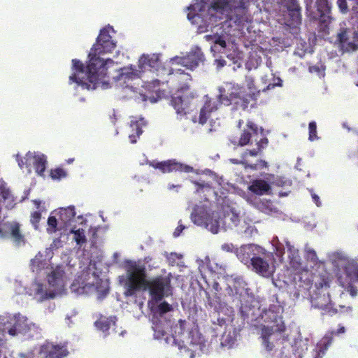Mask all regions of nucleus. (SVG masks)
I'll return each instance as SVG.
<instances>
[{
    "mask_svg": "<svg viewBox=\"0 0 358 358\" xmlns=\"http://www.w3.org/2000/svg\"><path fill=\"white\" fill-rule=\"evenodd\" d=\"M282 313V308L280 306L272 305L261 314L263 322L267 324L262 330L263 345L267 351H271L273 349V341L278 336L276 333L280 334L285 331Z\"/></svg>",
    "mask_w": 358,
    "mask_h": 358,
    "instance_id": "20e7f679",
    "label": "nucleus"
},
{
    "mask_svg": "<svg viewBox=\"0 0 358 358\" xmlns=\"http://www.w3.org/2000/svg\"><path fill=\"white\" fill-rule=\"evenodd\" d=\"M245 167H247V165H245ZM251 169L256 170L257 169V164H251L248 165Z\"/></svg>",
    "mask_w": 358,
    "mask_h": 358,
    "instance_id": "0e129e2a",
    "label": "nucleus"
},
{
    "mask_svg": "<svg viewBox=\"0 0 358 358\" xmlns=\"http://www.w3.org/2000/svg\"><path fill=\"white\" fill-rule=\"evenodd\" d=\"M345 332V328L342 325H339L338 329L336 331H333L332 334L335 335H338L340 334H343Z\"/></svg>",
    "mask_w": 358,
    "mask_h": 358,
    "instance_id": "864d4df0",
    "label": "nucleus"
},
{
    "mask_svg": "<svg viewBox=\"0 0 358 358\" xmlns=\"http://www.w3.org/2000/svg\"><path fill=\"white\" fill-rule=\"evenodd\" d=\"M23 161L22 159H21L20 161H18V165L20 166V168H23Z\"/></svg>",
    "mask_w": 358,
    "mask_h": 358,
    "instance_id": "69168bd1",
    "label": "nucleus"
},
{
    "mask_svg": "<svg viewBox=\"0 0 358 358\" xmlns=\"http://www.w3.org/2000/svg\"><path fill=\"white\" fill-rule=\"evenodd\" d=\"M59 220L60 221L61 224H62V226H61V229L68 227L76 216L74 206L61 208L59 211Z\"/></svg>",
    "mask_w": 358,
    "mask_h": 358,
    "instance_id": "393cba45",
    "label": "nucleus"
},
{
    "mask_svg": "<svg viewBox=\"0 0 358 358\" xmlns=\"http://www.w3.org/2000/svg\"><path fill=\"white\" fill-rule=\"evenodd\" d=\"M67 162H68V163H71L73 162V159H68Z\"/></svg>",
    "mask_w": 358,
    "mask_h": 358,
    "instance_id": "338daca9",
    "label": "nucleus"
},
{
    "mask_svg": "<svg viewBox=\"0 0 358 358\" xmlns=\"http://www.w3.org/2000/svg\"><path fill=\"white\" fill-rule=\"evenodd\" d=\"M173 310V307L166 301L161 302L157 307V312L162 315Z\"/></svg>",
    "mask_w": 358,
    "mask_h": 358,
    "instance_id": "4c0bfd02",
    "label": "nucleus"
},
{
    "mask_svg": "<svg viewBox=\"0 0 358 358\" xmlns=\"http://www.w3.org/2000/svg\"><path fill=\"white\" fill-rule=\"evenodd\" d=\"M308 255L309 257L312 259V260L315 261L317 259V254L315 250H309L307 251Z\"/></svg>",
    "mask_w": 358,
    "mask_h": 358,
    "instance_id": "603ef678",
    "label": "nucleus"
},
{
    "mask_svg": "<svg viewBox=\"0 0 358 358\" xmlns=\"http://www.w3.org/2000/svg\"><path fill=\"white\" fill-rule=\"evenodd\" d=\"M32 202L34 203V204L35 205L36 208L37 209H38V210H41V201L40 200H38V199H34L32 201Z\"/></svg>",
    "mask_w": 358,
    "mask_h": 358,
    "instance_id": "bf43d9fd",
    "label": "nucleus"
},
{
    "mask_svg": "<svg viewBox=\"0 0 358 358\" xmlns=\"http://www.w3.org/2000/svg\"><path fill=\"white\" fill-rule=\"evenodd\" d=\"M219 97L224 105L229 106L234 103L236 108L243 110L242 102L245 101V91H243V87L231 83H227L219 88Z\"/></svg>",
    "mask_w": 358,
    "mask_h": 358,
    "instance_id": "423d86ee",
    "label": "nucleus"
},
{
    "mask_svg": "<svg viewBox=\"0 0 358 358\" xmlns=\"http://www.w3.org/2000/svg\"><path fill=\"white\" fill-rule=\"evenodd\" d=\"M338 41L340 43H345L348 40L346 31H341L338 34Z\"/></svg>",
    "mask_w": 358,
    "mask_h": 358,
    "instance_id": "8fccbe9b",
    "label": "nucleus"
},
{
    "mask_svg": "<svg viewBox=\"0 0 358 358\" xmlns=\"http://www.w3.org/2000/svg\"><path fill=\"white\" fill-rule=\"evenodd\" d=\"M146 125V122L143 118L131 120L129 128L131 129L129 134V138L131 143H136L138 138L143 134V127Z\"/></svg>",
    "mask_w": 358,
    "mask_h": 358,
    "instance_id": "412c9836",
    "label": "nucleus"
},
{
    "mask_svg": "<svg viewBox=\"0 0 358 358\" xmlns=\"http://www.w3.org/2000/svg\"><path fill=\"white\" fill-rule=\"evenodd\" d=\"M286 248L290 264L293 267H299L301 264L299 250L292 245L289 242L286 243Z\"/></svg>",
    "mask_w": 358,
    "mask_h": 358,
    "instance_id": "c756f323",
    "label": "nucleus"
},
{
    "mask_svg": "<svg viewBox=\"0 0 358 358\" xmlns=\"http://www.w3.org/2000/svg\"><path fill=\"white\" fill-rule=\"evenodd\" d=\"M262 151L257 147V149L247 150L244 152L243 156L246 157L248 155H249L250 156L255 157V156H257Z\"/></svg>",
    "mask_w": 358,
    "mask_h": 358,
    "instance_id": "de8ad7c7",
    "label": "nucleus"
},
{
    "mask_svg": "<svg viewBox=\"0 0 358 358\" xmlns=\"http://www.w3.org/2000/svg\"><path fill=\"white\" fill-rule=\"evenodd\" d=\"M159 83H160V81L159 80L156 79V80H153L152 81V83H150V84H152L153 87H156V86H159Z\"/></svg>",
    "mask_w": 358,
    "mask_h": 358,
    "instance_id": "680f3d73",
    "label": "nucleus"
},
{
    "mask_svg": "<svg viewBox=\"0 0 358 358\" xmlns=\"http://www.w3.org/2000/svg\"><path fill=\"white\" fill-rule=\"evenodd\" d=\"M42 210H43L34 211L31 213L30 215V222L36 230L38 229L39 222L41 219Z\"/></svg>",
    "mask_w": 358,
    "mask_h": 358,
    "instance_id": "e433bc0d",
    "label": "nucleus"
},
{
    "mask_svg": "<svg viewBox=\"0 0 358 358\" xmlns=\"http://www.w3.org/2000/svg\"><path fill=\"white\" fill-rule=\"evenodd\" d=\"M11 327L8 329V333L12 336H15L18 334L27 335L31 331L38 329V327L32 322H30L28 318L21 314H15L10 322Z\"/></svg>",
    "mask_w": 358,
    "mask_h": 358,
    "instance_id": "6e6552de",
    "label": "nucleus"
},
{
    "mask_svg": "<svg viewBox=\"0 0 358 358\" xmlns=\"http://www.w3.org/2000/svg\"><path fill=\"white\" fill-rule=\"evenodd\" d=\"M337 5L341 13H346L348 11L346 0H337Z\"/></svg>",
    "mask_w": 358,
    "mask_h": 358,
    "instance_id": "79ce46f5",
    "label": "nucleus"
},
{
    "mask_svg": "<svg viewBox=\"0 0 358 358\" xmlns=\"http://www.w3.org/2000/svg\"><path fill=\"white\" fill-rule=\"evenodd\" d=\"M344 270L348 276L352 279L358 281V262L355 260L348 261L345 266Z\"/></svg>",
    "mask_w": 358,
    "mask_h": 358,
    "instance_id": "473e14b6",
    "label": "nucleus"
},
{
    "mask_svg": "<svg viewBox=\"0 0 358 358\" xmlns=\"http://www.w3.org/2000/svg\"><path fill=\"white\" fill-rule=\"evenodd\" d=\"M316 6L317 11L320 13L321 21H325L326 17L329 18L331 6L328 0H317Z\"/></svg>",
    "mask_w": 358,
    "mask_h": 358,
    "instance_id": "2f4dec72",
    "label": "nucleus"
},
{
    "mask_svg": "<svg viewBox=\"0 0 358 358\" xmlns=\"http://www.w3.org/2000/svg\"><path fill=\"white\" fill-rule=\"evenodd\" d=\"M150 165L155 169H159L164 173L177 171L189 173L192 170V168L189 166L184 165L176 162L175 159H169L157 163L150 162Z\"/></svg>",
    "mask_w": 358,
    "mask_h": 358,
    "instance_id": "4468645a",
    "label": "nucleus"
},
{
    "mask_svg": "<svg viewBox=\"0 0 358 358\" xmlns=\"http://www.w3.org/2000/svg\"><path fill=\"white\" fill-rule=\"evenodd\" d=\"M0 238H11L15 245L20 246L26 243L25 236L21 230V224L16 222H8L0 227Z\"/></svg>",
    "mask_w": 358,
    "mask_h": 358,
    "instance_id": "1a4fd4ad",
    "label": "nucleus"
},
{
    "mask_svg": "<svg viewBox=\"0 0 358 358\" xmlns=\"http://www.w3.org/2000/svg\"><path fill=\"white\" fill-rule=\"evenodd\" d=\"M308 131H309L308 139L310 141H313L318 138V137L317 136V124H316L315 122L312 121L309 123Z\"/></svg>",
    "mask_w": 358,
    "mask_h": 358,
    "instance_id": "a19ab883",
    "label": "nucleus"
},
{
    "mask_svg": "<svg viewBox=\"0 0 358 358\" xmlns=\"http://www.w3.org/2000/svg\"><path fill=\"white\" fill-rule=\"evenodd\" d=\"M273 183L278 187H284L287 184V180H285L282 177H278Z\"/></svg>",
    "mask_w": 358,
    "mask_h": 358,
    "instance_id": "c03bdc74",
    "label": "nucleus"
},
{
    "mask_svg": "<svg viewBox=\"0 0 358 358\" xmlns=\"http://www.w3.org/2000/svg\"><path fill=\"white\" fill-rule=\"evenodd\" d=\"M242 262H246L250 259L253 269L257 273L264 277H270L275 271L273 255L266 253L265 250L259 246L249 245L241 248L238 253Z\"/></svg>",
    "mask_w": 358,
    "mask_h": 358,
    "instance_id": "39448f33",
    "label": "nucleus"
},
{
    "mask_svg": "<svg viewBox=\"0 0 358 358\" xmlns=\"http://www.w3.org/2000/svg\"><path fill=\"white\" fill-rule=\"evenodd\" d=\"M245 83L246 88L243 87V91H245V101L242 102L243 110H245L248 107V105L251 101L257 100L260 92V91L255 87V80L252 77L246 76Z\"/></svg>",
    "mask_w": 358,
    "mask_h": 358,
    "instance_id": "f3484780",
    "label": "nucleus"
},
{
    "mask_svg": "<svg viewBox=\"0 0 358 358\" xmlns=\"http://www.w3.org/2000/svg\"><path fill=\"white\" fill-rule=\"evenodd\" d=\"M116 48V43L106 28L100 30L96 43L92 45L88 54L86 67L77 59H72L73 73L69 76V84L76 83L83 89L95 90L98 85L105 84L107 77V64H113L112 59H103L101 55L111 52Z\"/></svg>",
    "mask_w": 358,
    "mask_h": 358,
    "instance_id": "f03ea898",
    "label": "nucleus"
},
{
    "mask_svg": "<svg viewBox=\"0 0 358 358\" xmlns=\"http://www.w3.org/2000/svg\"><path fill=\"white\" fill-rule=\"evenodd\" d=\"M258 131L257 126L252 121H248L246 124V127L243 130L241 135L238 141L232 142L234 145L238 146H245L250 143L252 135L257 134Z\"/></svg>",
    "mask_w": 358,
    "mask_h": 358,
    "instance_id": "aec40b11",
    "label": "nucleus"
},
{
    "mask_svg": "<svg viewBox=\"0 0 358 358\" xmlns=\"http://www.w3.org/2000/svg\"><path fill=\"white\" fill-rule=\"evenodd\" d=\"M193 99V95H180L176 94L171 96V104L176 110V113L183 117L186 115L190 110Z\"/></svg>",
    "mask_w": 358,
    "mask_h": 358,
    "instance_id": "ddd939ff",
    "label": "nucleus"
},
{
    "mask_svg": "<svg viewBox=\"0 0 358 358\" xmlns=\"http://www.w3.org/2000/svg\"><path fill=\"white\" fill-rule=\"evenodd\" d=\"M138 77V71L130 67H124L120 69V73L118 76V80H124V82L126 80H132Z\"/></svg>",
    "mask_w": 358,
    "mask_h": 358,
    "instance_id": "7c9ffc66",
    "label": "nucleus"
},
{
    "mask_svg": "<svg viewBox=\"0 0 358 358\" xmlns=\"http://www.w3.org/2000/svg\"><path fill=\"white\" fill-rule=\"evenodd\" d=\"M233 245L232 244H224L222 245V248L223 250H225V251H227V252H230V251H232V248H233Z\"/></svg>",
    "mask_w": 358,
    "mask_h": 358,
    "instance_id": "6e6d98bb",
    "label": "nucleus"
},
{
    "mask_svg": "<svg viewBox=\"0 0 358 358\" xmlns=\"http://www.w3.org/2000/svg\"><path fill=\"white\" fill-rule=\"evenodd\" d=\"M48 281L55 291H62L66 285L64 271L60 268H55L48 275Z\"/></svg>",
    "mask_w": 358,
    "mask_h": 358,
    "instance_id": "a211bd4d",
    "label": "nucleus"
},
{
    "mask_svg": "<svg viewBox=\"0 0 358 358\" xmlns=\"http://www.w3.org/2000/svg\"><path fill=\"white\" fill-rule=\"evenodd\" d=\"M169 78L167 83L175 85L178 92H184L189 90V82L192 80L190 74L185 73L181 69H169Z\"/></svg>",
    "mask_w": 358,
    "mask_h": 358,
    "instance_id": "9b49d317",
    "label": "nucleus"
},
{
    "mask_svg": "<svg viewBox=\"0 0 358 358\" xmlns=\"http://www.w3.org/2000/svg\"><path fill=\"white\" fill-rule=\"evenodd\" d=\"M70 233L73 234V240L79 246H82L87 243L85 231L83 229H76L75 227L71 229Z\"/></svg>",
    "mask_w": 358,
    "mask_h": 358,
    "instance_id": "72a5a7b5",
    "label": "nucleus"
},
{
    "mask_svg": "<svg viewBox=\"0 0 358 358\" xmlns=\"http://www.w3.org/2000/svg\"><path fill=\"white\" fill-rule=\"evenodd\" d=\"M127 281L125 283L124 295L131 296L141 288L148 290L152 301L158 303L165 297L173 295L171 274L159 275L146 279V271L144 265L129 261L126 265Z\"/></svg>",
    "mask_w": 358,
    "mask_h": 358,
    "instance_id": "7ed1b4c3",
    "label": "nucleus"
},
{
    "mask_svg": "<svg viewBox=\"0 0 358 358\" xmlns=\"http://www.w3.org/2000/svg\"><path fill=\"white\" fill-rule=\"evenodd\" d=\"M36 261V259L32 260V264H33L34 268V264H35Z\"/></svg>",
    "mask_w": 358,
    "mask_h": 358,
    "instance_id": "774afa93",
    "label": "nucleus"
},
{
    "mask_svg": "<svg viewBox=\"0 0 358 358\" xmlns=\"http://www.w3.org/2000/svg\"><path fill=\"white\" fill-rule=\"evenodd\" d=\"M276 82L273 83H270L267 85L266 87V89L267 90H271V89H273L275 87H281L282 86V80L280 78H277L276 79Z\"/></svg>",
    "mask_w": 358,
    "mask_h": 358,
    "instance_id": "09e8293b",
    "label": "nucleus"
},
{
    "mask_svg": "<svg viewBox=\"0 0 358 358\" xmlns=\"http://www.w3.org/2000/svg\"><path fill=\"white\" fill-rule=\"evenodd\" d=\"M312 198H313L314 202L316 203V205L317 206H320V197L317 195H316L315 194H313L312 195Z\"/></svg>",
    "mask_w": 358,
    "mask_h": 358,
    "instance_id": "4d7b16f0",
    "label": "nucleus"
},
{
    "mask_svg": "<svg viewBox=\"0 0 358 358\" xmlns=\"http://www.w3.org/2000/svg\"><path fill=\"white\" fill-rule=\"evenodd\" d=\"M177 64L185 66L187 69L193 70L196 69L200 62L204 60V55L201 48L196 47L192 49L186 56L182 57H176L172 59Z\"/></svg>",
    "mask_w": 358,
    "mask_h": 358,
    "instance_id": "f8f14e48",
    "label": "nucleus"
},
{
    "mask_svg": "<svg viewBox=\"0 0 358 358\" xmlns=\"http://www.w3.org/2000/svg\"><path fill=\"white\" fill-rule=\"evenodd\" d=\"M331 278L327 273L320 274L315 282V286L318 292V294H321L322 290L327 291L330 287Z\"/></svg>",
    "mask_w": 358,
    "mask_h": 358,
    "instance_id": "c85d7f7f",
    "label": "nucleus"
},
{
    "mask_svg": "<svg viewBox=\"0 0 358 358\" xmlns=\"http://www.w3.org/2000/svg\"><path fill=\"white\" fill-rule=\"evenodd\" d=\"M268 143V138L266 137H264V138H262L259 141H257V146L262 151L264 148H266L267 146Z\"/></svg>",
    "mask_w": 358,
    "mask_h": 358,
    "instance_id": "37998d69",
    "label": "nucleus"
},
{
    "mask_svg": "<svg viewBox=\"0 0 358 358\" xmlns=\"http://www.w3.org/2000/svg\"><path fill=\"white\" fill-rule=\"evenodd\" d=\"M314 306L322 310V315L333 316L338 313L336 308L334 307L330 298V294L327 292V295L323 294V296H317L313 300Z\"/></svg>",
    "mask_w": 358,
    "mask_h": 358,
    "instance_id": "dca6fc26",
    "label": "nucleus"
},
{
    "mask_svg": "<svg viewBox=\"0 0 358 358\" xmlns=\"http://www.w3.org/2000/svg\"><path fill=\"white\" fill-rule=\"evenodd\" d=\"M187 343V348L191 351L190 358H194L196 355H199L206 348L204 338L197 331L189 333Z\"/></svg>",
    "mask_w": 358,
    "mask_h": 358,
    "instance_id": "2eb2a0df",
    "label": "nucleus"
},
{
    "mask_svg": "<svg viewBox=\"0 0 358 358\" xmlns=\"http://www.w3.org/2000/svg\"><path fill=\"white\" fill-rule=\"evenodd\" d=\"M224 217L226 220L225 222H227V220H229L231 222L232 226H237L240 222L239 215L233 210H231L230 212L227 213V215H225Z\"/></svg>",
    "mask_w": 358,
    "mask_h": 358,
    "instance_id": "58836bf2",
    "label": "nucleus"
},
{
    "mask_svg": "<svg viewBox=\"0 0 358 358\" xmlns=\"http://www.w3.org/2000/svg\"><path fill=\"white\" fill-rule=\"evenodd\" d=\"M155 336L157 338H160L161 337L164 336V331H156L155 330Z\"/></svg>",
    "mask_w": 358,
    "mask_h": 358,
    "instance_id": "13d9d810",
    "label": "nucleus"
},
{
    "mask_svg": "<svg viewBox=\"0 0 358 358\" xmlns=\"http://www.w3.org/2000/svg\"><path fill=\"white\" fill-rule=\"evenodd\" d=\"M188 20L196 25L200 33L228 21L243 26L250 20L244 0H214L210 4L206 0H196L188 7Z\"/></svg>",
    "mask_w": 358,
    "mask_h": 358,
    "instance_id": "f257e3e1",
    "label": "nucleus"
},
{
    "mask_svg": "<svg viewBox=\"0 0 358 358\" xmlns=\"http://www.w3.org/2000/svg\"><path fill=\"white\" fill-rule=\"evenodd\" d=\"M280 3L289 12V15L294 23L300 22V7L297 0H280Z\"/></svg>",
    "mask_w": 358,
    "mask_h": 358,
    "instance_id": "b1692460",
    "label": "nucleus"
},
{
    "mask_svg": "<svg viewBox=\"0 0 358 358\" xmlns=\"http://www.w3.org/2000/svg\"><path fill=\"white\" fill-rule=\"evenodd\" d=\"M161 64L159 55L157 54L144 55L139 59V67L142 70L159 71Z\"/></svg>",
    "mask_w": 358,
    "mask_h": 358,
    "instance_id": "6ab92c4d",
    "label": "nucleus"
},
{
    "mask_svg": "<svg viewBox=\"0 0 358 358\" xmlns=\"http://www.w3.org/2000/svg\"><path fill=\"white\" fill-rule=\"evenodd\" d=\"M93 287H94V283H86L85 282L84 280L80 278L75 279L71 285L72 289L80 293H83L85 292L87 288H91Z\"/></svg>",
    "mask_w": 358,
    "mask_h": 358,
    "instance_id": "f704fd0d",
    "label": "nucleus"
},
{
    "mask_svg": "<svg viewBox=\"0 0 358 358\" xmlns=\"http://www.w3.org/2000/svg\"><path fill=\"white\" fill-rule=\"evenodd\" d=\"M205 99L206 100L203 107L200 110L199 117L196 116L192 117V122L194 123L198 122L203 125L206 123L210 114L216 111L221 104H223V103L221 102V99L219 97V95L216 98H211L206 95L205 96Z\"/></svg>",
    "mask_w": 358,
    "mask_h": 358,
    "instance_id": "9d476101",
    "label": "nucleus"
},
{
    "mask_svg": "<svg viewBox=\"0 0 358 358\" xmlns=\"http://www.w3.org/2000/svg\"><path fill=\"white\" fill-rule=\"evenodd\" d=\"M310 71L311 72L312 71L320 72V68L317 66H314L310 67Z\"/></svg>",
    "mask_w": 358,
    "mask_h": 358,
    "instance_id": "e2e57ef3",
    "label": "nucleus"
},
{
    "mask_svg": "<svg viewBox=\"0 0 358 358\" xmlns=\"http://www.w3.org/2000/svg\"><path fill=\"white\" fill-rule=\"evenodd\" d=\"M210 212L204 206H197L191 214V220L195 224L205 227L208 219H209Z\"/></svg>",
    "mask_w": 358,
    "mask_h": 358,
    "instance_id": "5701e85b",
    "label": "nucleus"
},
{
    "mask_svg": "<svg viewBox=\"0 0 358 358\" xmlns=\"http://www.w3.org/2000/svg\"><path fill=\"white\" fill-rule=\"evenodd\" d=\"M262 168L267 166V162L264 160L260 159L258 161Z\"/></svg>",
    "mask_w": 358,
    "mask_h": 358,
    "instance_id": "052dcab7",
    "label": "nucleus"
},
{
    "mask_svg": "<svg viewBox=\"0 0 358 358\" xmlns=\"http://www.w3.org/2000/svg\"><path fill=\"white\" fill-rule=\"evenodd\" d=\"M31 158H33V166L37 174L41 176H43L47 164L46 156L43 154H35L33 155L30 152L27 153L25 157L26 160L27 161Z\"/></svg>",
    "mask_w": 358,
    "mask_h": 358,
    "instance_id": "4be33fe9",
    "label": "nucleus"
},
{
    "mask_svg": "<svg viewBox=\"0 0 358 358\" xmlns=\"http://www.w3.org/2000/svg\"><path fill=\"white\" fill-rule=\"evenodd\" d=\"M66 176V173L62 168H57V169H51V171H50V177L53 180H60L61 178H65Z\"/></svg>",
    "mask_w": 358,
    "mask_h": 358,
    "instance_id": "ea45409f",
    "label": "nucleus"
},
{
    "mask_svg": "<svg viewBox=\"0 0 358 358\" xmlns=\"http://www.w3.org/2000/svg\"><path fill=\"white\" fill-rule=\"evenodd\" d=\"M185 229V227L180 224H178V226L176 227V229H175L174 232H173V236L175 237H178L180 236V233L182 231V230Z\"/></svg>",
    "mask_w": 358,
    "mask_h": 358,
    "instance_id": "3c124183",
    "label": "nucleus"
},
{
    "mask_svg": "<svg viewBox=\"0 0 358 358\" xmlns=\"http://www.w3.org/2000/svg\"><path fill=\"white\" fill-rule=\"evenodd\" d=\"M96 289L97 290V292L101 293L102 296H106L108 293V291H109V288H108V285L106 287H104L103 289H99V288L96 286Z\"/></svg>",
    "mask_w": 358,
    "mask_h": 358,
    "instance_id": "5fc2aeb1",
    "label": "nucleus"
},
{
    "mask_svg": "<svg viewBox=\"0 0 358 358\" xmlns=\"http://www.w3.org/2000/svg\"><path fill=\"white\" fill-rule=\"evenodd\" d=\"M68 342L45 341L38 350L40 358H66L69 355Z\"/></svg>",
    "mask_w": 358,
    "mask_h": 358,
    "instance_id": "0eeeda50",
    "label": "nucleus"
},
{
    "mask_svg": "<svg viewBox=\"0 0 358 358\" xmlns=\"http://www.w3.org/2000/svg\"><path fill=\"white\" fill-rule=\"evenodd\" d=\"M209 219L205 224V227L209 228L210 231L213 234H217L220 228V216L218 212L210 211L208 215Z\"/></svg>",
    "mask_w": 358,
    "mask_h": 358,
    "instance_id": "cd10ccee",
    "label": "nucleus"
},
{
    "mask_svg": "<svg viewBox=\"0 0 358 358\" xmlns=\"http://www.w3.org/2000/svg\"><path fill=\"white\" fill-rule=\"evenodd\" d=\"M249 189L258 195H262L271 189L270 185L264 180H255L249 187Z\"/></svg>",
    "mask_w": 358,
    "mask_h": 358,
    "instance_id": "bb28decb",
    "label": "nucleus"
},
{
    "mask_svg": "<svg viewBox=\"0 0 358 358\" xmlns=\"http://www.w3.org/2000/svg\"><path fill=\"white\" fill-rule=\"evenodd\" d=\"M58 221L57 219L55 216H49L48 219V228L47 231L49 234H54L59 230L57 227Z\"/></svg>",
    "mask_w": 358,
    "mask_h": 358,
    "instance_id": "c9c22d12",
    "label": "nucleus"
},
{
    "mask_svg": "<svg viewBox=\"0 0 358 358\" xmlns=\"http://www.w3.org/2000/svg\"><path fill=\"white\" fill-rule=\"evenodd\" d=\"M116 317L114 316L106 317L101 315L99 319L94 322L95 327L103 332H106L109 330L111 326L115 324Z\"/></svg>",
    "mask_w": 358,
    "mask_h": 358,
    "instance_id": "a878e982",
    "label": "nucleus"
},
{
    "mask_svg": "<svg viewBox=\"0 0 358 358\" xmlns=\"http://www.w3.org/2000/svg\"><path fill=\"white\" fill-rule=\"evenodd\" d=\"M346 291L350 293L352 296H355L357 294V289L355 286L350 284L346 288Z\"/></svg>",
    "mask_w": 358,
    "mask_h": 358,
    "instance_id": "49530a36",
    "label": "nucleus"
},
{
    "mask_svg": "<svg viewBox=\"0 0 358 358\" xmlns=\"http://www.w3.org/2000/svg\"><path fill=\"white\" fill-rule=\"evenodd\" d=\"M215 43L219 45L222 48L227 47V43L222 36H218L215 38Z\"/></svg>",
    "mask_w": 358,
    "mask_h": 358,
    "instance_id": "a18cd8bd",
    "label": "nucleus"
}]
</instances>
